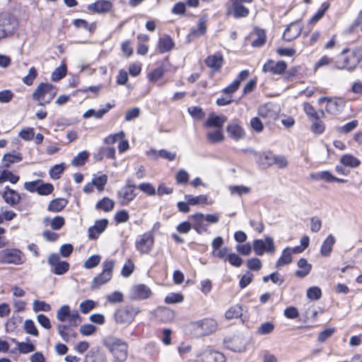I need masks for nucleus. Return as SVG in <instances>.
Listing matches in <instances>:
<instances>
[{
	"mask_svg": "<svg viewBox=\"0 0 362 362\" xmlns=\"http://www.w3.org/2000/svg\"><path fill=\"white\" fill-rule=\"evenodd\" d=\"M103 344L117 362L126 361L128 356V345L126 342L117 337L110 336L104 339Z\"/></svg>",
	"mask_w": 362,
	"mask_h": 362,
	"instance_id": "nucleus-1",
	"label": "nucleus"
},
{
	"mask_svg": "<svg viewBox=\"0 0 362 362\" xmlns=\"http://www.w3.org/2000/svg\"><path fill=\"white\" fill-rule=\"evenodd\" d=\"M342 58L341 65H337V69L354 70L362 60V47L344 49L340 54ZM339 64H341L339 62Z\"/></svg>",
	"mask_w": 362,
	"mask_h": 362,
	"instance_id": "nucleus-2",
	"label": "nucleus"
},
{
	"mask_svg": "<svg viewBox=\"0 0 362 362\" xmlns=\"http://www.w3.org/2000/svg\"><path fill=\"white\" fill-rule=\"evenodd\" d=\"M57 95L56 88L49 83H40L33 93V99L38 101V105L49 104Z\"/></svg>",
	"mask_w": 362,
	"mask_h": 362,
	"instance_id": "nucleus-3",
	"label": "nucleus"
},
{
	"mask_svg": "<svg viewBox=\"0 0 362 362\" xmlns=\"http://www.w3.org/2000/svg\"><path fill=\"white\" fill-rule=\"evenodd\" d=\"M18 28L16 18L8 14L0 13V40L13 35Z\"/></svg>",
	"mask_w": 362,
	"mask_h": 362,
	"instance_id": "nucleus-4",
	"label": "nucleus"
},
{
	"mask_svg": "<svg viewBox=\"0 0 362 362\" xmlns=\"http://www.w3.org/2000/svg\"><path fill=\"white\" fill-rule=\"evenodd\" d=\"M115 262L112 259H106L103 263V271L97 276L94 277L91 283L92 289L98 288L102 285L107 283L112 277V271Z\"/></svg>",
	"mask_w": 362,
	"mask_h": 362,
	"instance_id": "nucleus-5",
	"label": "nucleus"
},
{
	"mask_svg": "<svg viewBox=\"0 0 362 362\" xmlns=\"http://www.w3.org/2000/svg\"><path fill=\"white\" fill-rule=\"evenodd\" d=\"M25 258L23 253L16 248H6L0 251V263L11 264L15 265L22 264Z\"/></svg>",
	"mask_w": 362,
	"mask_h": 362,
	"instance_id": "nucleus-6",
	"label": "nucleus"
},
{
	"mask_svg": "<svg viewBox=\"0 0 362 362\" xmlns=\"http://www.w3.org/2000/svg\"><path fill=\"white\" fill-rule=\"evenodd\" d=\"M24 188L30 192H37L40 195L50 194L54 190V186L50 183H44L42 180L25 182Z\"/></svg>",
	"mask_w": 362,
	"mask_h": 362,
	"instance_id": "nucleus-7",
	"label": "nucleus"
},
{
	"mask_svg": "<svg viewBox=\"0 0 362 362\" xmlns=\"http://www.w3.org/2000/svg\"><path fill=\"white\" fill-rule=\"evenodd\" d=\"M139 313V308L127 305L117 310L115 314V318L117 323L129 324Z\"/></svg>",
	"mask_w": 362,
	"mask_h": 362,
	"instance_id": "nucleus-8",
	"label": "nucleus"
},
{
	"mask_svg": "<svg viewBox=\"0 0 362 362\" xmlns=\"http://www.w3.org/2000/svg\"><path fill=\"white\" fill-rule=\"evenodd\" d=\"M191 326L199 335L206 336L216 331L217 323L213 319L205 318L202 320L192 322Z\"/></svg>",
	"mask_w": 362,
	"mask_h": 362,
	"instance_id": "nucleus-9",
	"label": "nucleus"
},
{
	"mask_svg": "<svg viewBox=\"0 0 362 362\" xmlns=\"http://www.w3.org/2000/svg\"><path fill=\"white\" fill-rule=\"evenodd\" d=\"M252 247L255 253L261 256L264 252L274 254L275 252V245L274 240L270 236H266L264 240L256 239L253 241Z\"/></svg>",
	"mask_w": 362,
	"mask_h": 362,
	"instance_id": "nucleus-10",
	"label": "nucleus"
},
{
	"mask_svg": "<svg viewBox=\"0 0 362 362\" xmlns=\"http://www.w3.org/2000/svg\"><path fill=\"white\" fill-rule=\"evenodd\" d=\"M135 188L136 185L132 180H127L126 185L117 192V199L121 205H127L136 197Z\"/></svg>",
	"mask_w": 362,
	"mask_h": 362,
	"instance_id": "nucleus-11",
	"label": "nucleus"
},
{
	"mask_svg": "<svg viewBox=\"0 0 362 362\" xmlns=\"http://www.w3.org/2000/svg\"><path fill=\"white\" fill-rule=\"evenodd\" d=\"M154 244V237L152 232H147L140 235L135 243L136 249L141 254H148L151 252Z\"/></svg>",
	"mask_w": 362,
	"mask_h": 362,
	"instance_id": "nucleus-12",
	"label": "nucleus"
},
{
	"mask_svg": "<svg viewBox=\"0 0 362 362\" xmlns=\"http://www.w3.org/2000/svg\"><path fill=\"white\" fill-rule=\"evenodd\" d=\"M226 130L229 136L235 141H239L243 139L245 136L244 129L240 126L237 120L231 121L227 126Z\"/></svg>",
	"mask_w": 362,
	"mask_h": 362,
	"instance_id": "nucleus-13",
	"label": "nucleus"
},
{
	"mask_svg": "<svg viewBox=\"0 0 362 362\" xmlns=\"http://www.w3.org/2000/svg\"><path fill=\"white\" fill-rule=\"evenodd\" d=\"M287 67V64L284 61L275 62L273 60H269L262 67L264 72H270L272 74H281Z\"/></svg>",
	"mask_w": 362,
	"mask_h": 362,
	"instance_id": "nucleus-14",
	"label": "nucleus"
},
{
	"mask_svg": "<svg viewBox=\"0 0 362 362\" xmlns=\"http://www.w3.org/2000/svg\"><path fill=\"white\" fill-rule=\"evenodd\" d=\"M151 294V290L145 284L135 285L132 288L131 290L132 298L134 299H146L149 298Z\"/></svg>",
	"mask_w": 362,
	"mask_h": 362,
	"instance_id": "nucleus-15",
	"label": "nucleus"
},
{
	"mask_svg": "<svg viewBox=\"0 0 362 362\" xmlns=\"http://www.w3.org/2000/svg\"><path fill=\"white\" fill-rule=\"evenodd\" d=\"M112 7V4L106 0H99L88 6V9L91 13H103L109 12Z\"/></svg>",
	"mask_w": 362,
	"mask_h": 362,
	"instance_id": "nucleus-16",
	"label": "nucleus"
},
{
	"mask_svg": "<svg viewBox=\"0 0 362 362\" xmlns=\"http://www.w3.org/2000/svg\"><path fill=\"white\" fill-rule=\"evenodd\" d=\"M250 13L249 9L243 4H232L228 7L226 15H232L235 18H246Z\"/></svg>",
	"mask_w": 362,
	"mask_h": 362,
	"instance_id": "nucleus-17",
	"label": "nucleus"
},
{
	"mask_svg": "<svg viewBox=\"0 0 362 362\" xmlns=\"http://www.w3.org/2000/svg\"><path fill=\"white\" fill-rule=\"evenodd\" d=\"M190 217L194 221L192 227L199 234L207 231L208 223H206L205 217L203 214L197 213Z\"/></svg>",
	"mask_w": 362,
	"mask_h": 362,
	"instance_id": "nucleus-18",
	"label": "nucleus"
},
{
	"mask_svg": "<svg viewBox=\"0 0 362 362\" xmlns=\"http://www.w3.org/2000/svg\"><path fill=\"white\" fill-rule=\"evenodd\" d=\"M2 197L5 202L11 206L18 204L21 199L20 194L17 192L9 188L8 186L4 188L2 193Z\"/></svg>",
	"mask_w": 362,
	"mask_h": 362,
	"instance_id": "nucleus-19",
	"label": "nucleus"
},
{
	"mask_svg": "<svg viewBox=\"0 0 362 362\" xmlns=\"http://www.w3.org/2000/svg\"><path fill=\"white\" fill-rule=\"evenodd\" d=\"M301 30V28L296 21L292 22L285 30L283 34V39L287 42H291L300 34Z\"/></svg>",
	"mask_w": 362,
	"mask_h": 362,
	"instance_id": "nucleus-20",
	"label": "nucleus"
},
{
	"mask_svg": "<svg viewBox=\"0 0 362 362\" xmlns=\"http://www.w3.org/2000/svg\"><path fill=\"white\" fill-rule=\"evenodd\" d=\"M108 221L105 218L96 221L94 226L88 228L89 238L91 239L97 238L105 230Z\"/></svg>",
	"mask_w": 362,
	"mask_h": 362,
	"instance_id": "nucleus-21",
	"label": "nucleus"
},
{
	"mask_svg": "<svg viewBox=\"0 0 362 362\" xmlns=\"http://www.w3.org/2000/svg\"><path fill=\"white\" fill-rule=\"evenodd\" d=\"M202 362H224V356L216 351L206 350L201 354Z\"/></svg>",
	"mask_w": 362,
	"mask_h": 362,
	"instance_id": "nucleus-22",
	"label": "nucleus"
},
{
	"mask_svg": "<svg viewBox=\"0 0 362 362\" xmlns=\"http://www.w3.org/2000/svg\"><path fill=\"white\" fill-rule=\"evenodd\" d=\"M223 62V58L220 53L209 55L205 59L206 66L212 69L214 71H218L221 68Z\"/></svg>",
	"mask_w": 362,
	"mask_h": 362,
	"instance_id": "nucleus-23",
	"label": "nucleus"
},
{
	"mask_svg": "<svg viewBox=\"0 0 362 362\" xmlns=\"http://www.w3.org/2000/svg\"><path fill=\"white\" fill-rule=\"evenodd\" d=\"M226 121L227 117L225 115H216L212 113L205 122L204 126L206 127H216L221 129Z\"/></svg>",
	"mask_w": 362,
	"mask_h": 362,
	"instance_id": "nucleus-24",
	"label": "nucleus"
},
{
	"mask_svg": "<svg viewBox=\"0 0 362 362\" xmlns=\"http://www.w3.org/2000/svg\"><path fill=\"white\" fill-rule=\"evenodd\" d=\"M336 243V238L332 234L329 235L322 242L320 247V254L323 257H329L333 249V246Z\"/></svg>",
	"mask_w": 362,
	"mask_h": 362,
	"instance_id": "nucleus-25",
	"label": "nucleus"
},
{
	"mask_svg": "<svg viewBox=\"0 0 362 362\" xmlns=\"http://www.w3.org/2000/svg\"><path fill=\"white\" fill-rule=\"evenodd\" d=\"M175 46V43L170 36L165 35L159 38L158 49L160 53L170 52Z\"/></svg>",
	"mask_w": 362,
	"mask_h": 362,
	"instance_id": "nucleus-26",
	"label": "nucleus"
},
{
	"mask_svg": "<svg viewBox=\"0 0 362 362\" xmlns=\"http://www.w3.org/2000/svg\"><path fill=\"white\" fill-rule=\"evenodd\" d=\"M258 115L262 118L267 119L268 122L276 120L277 118L276 112L272 109L269 104L260 106L258 109Z\"/></svg>",
	"mask_w": 362,
	"mask_h": 362,
	"instance_id": "nucleus-27",
	"label": "nucleus"
},
{
	"mask_svg": "<svg viewBox=\"0 0 362 362\" xmlns=\"http://www.w3.org/2000/svg\"><path fill=\"white\" fill-rule=\"evenodd\" d=\"M57 331L62 339L66 342L69 341L76 336V333L71 328L69 325H58Z\"/></svg>",
	"mask_w": 362,
	"mask_h": 362,
	"instance_id": "nucleus-28",
	"label": "nucleus"
},
{
	"mask_svg": "<svg viewBox=\"0 0 362 362\" xmlns=\"http://www.w3.org/2000/svg\"><path fill=\"white\" fill-rule=\"evenodd\" d=\"M156 315L162 322H168L173 320L175 313L173 310L165 307H159L156 310Z\"/></svg>",
	"mask_w": 362,
	"mask_h": 362,
	"instance_id": "nucleus-29",
	"label": "nucleus"
},
{
	"mask_svg": "<svg viewBox=\"0 0 362 362\" xmlns=\"http://www.w3.org/2000/svg\"><path fill=\"white\" fill-rule=\"evenodd\" d=\"M298 267L300 269L295 272L296 276L304 278L309 274L312 269V265L305 258H300L298 261Z\"/></svg>",
	"mask_w": 362,
	"mask_h": 362,
	"instance_id": "nucleus-30",
	"label": "nucleus"
},
{
	"mask_svg": "<svg viewBox=\"0 0 362 362\" xmlns=\"http://www.w3.org/2000/svg\"><path fill=\"white\" fill-rule=\"evenodd\" d=\"M113 107H115V104L107 103L105 108L100 109L98 111L90 109L83 113V117L87 119L90 117H95V118L100 119Z\"/></svg>",
	"mask_w": 362,
	"mask_h": 362,
	"instance_id": "nucleus-31",
	"label": "nucleus"
},
{
	"mask_svg": "<svg viewBox=\"0 0 362 362\" xmlns=\"http://www.w3.org/2000/svg\"><path fill=\"white\" fill-rule=\"evenodd\" d=\"M292 262V252L291 247L285 248L281 257L276 262V267L279 269L283 266L287 265Z\"/></svg>",
	"mask_w": 362,
	"mask_h": 362,
	"instance_id": "nucleus-32",
	"label": "nucleus"
},
{
	"mask_svg": "<svg viewBox=\"0 0 362 362\" xmlns=\"http://www.w3.org/2000/svg\"><path fill=\"white\" fill-rule=\"evenodd\" d=\"M274 155L270 151L259 153L257 162L263 168H267L274 165Z\"/></svg>",
	"mask_w": 362,
	"mask_h": 362,
	"instance_id": "nucleus-33",
	"label": "nucleus"
},
{
	"mask_svg": "<svg viewBox=\"0 0 362 362\" xmlns=\"http://www.w3.org/2000/svg\"><path fill=\"white\" fill-rule=\"evenodd\" d=\"M340 163L346 167L356 168L361 164V161L351 154L343 155L340 158Z\"/></svg>",
	"mask_w": 362,
	"mask_h": 362,
	"instance_id": "nucleus-34",
	"label": "nucleus"
},
{
	"mask_svg": "<svg viewBox=\"0 0 362 362\" xmlns=\"http://www.w3.org/2000/svg\"><path fill=\"white\" fill-rule=\"evenodd\" d=\"M114 206L115 202L113 200L109 197H104L96 204L95 209L109 212L113 209Z\"/></svg>",
	"mask_w": 362,
	"mask_h": 362,
	"instance_id": "nucleus-35",
	"label": "nucleus"
},
{
	"mask_svg": "<svg viewBox=\"0 0 362 362\" xmlns=\"http://www.w3.org/2000/svg\"><path fill=\"white\" fill-rule=\"evenodd\" d=\"M66 203L67 202L64 199H53L49 202L47 210L51 212H59L66 206Z\"/></svg>",
	"mask_w": 362,
	"mask_h": 362,
	"instance_id": "nucleus-36",
	"label": "nucleus"
},
{
	"mask_svg": "<svg viewBox=\"0 0 362 362\" xmlns=\"http://www.w3.org/2000/svg\"><path fill=\"white\" fill-rule=\"evenodd\" d=\"M303 109L305 114L311 119H317L318 117H323L325 116V112L323 110H320L319 112H317L313 106L308 103H305L303 104Z\"/></svg>",
	"mask_w": 362,
	"mask_h": 362,
	"instance_id": "nucleus-37",
	"label": "nucleus"
},
{
	"mask_svg": "<svg viewBox=\"0 0 362 362\" xmlns=\"http://www.w3.org/2000/svg\"><path fill=\"white\" fill-rule=\"evenodd\" d=\"M341 108V103L336 100L327 99L326 111L332 115H336Z\"/></svg>",
	"mask_w": 362,
	"mask_h": 362,
	"instance_id": "nucleus-38",
	"label": "nucleus"
},
{
	"mask_svg": "<svg viewBox=\"0 0 362 362\" xmlns=\"http://www.w3.org/2000/svg\"><path fill=\"white\" fill-rule=\"evenodd\" d=\"M21 160L20 153H6L3 158L4 166L8 168L11 163L20 162Z\"/></svg>",
	"mask_w": 362,
	"mask_h": 362,
	"instance_id": "nucleus-39",
	"label": "nucleus"
},
{
	"mask_svg": "<svg viewBox=\"0 0 362 362\" xmlns=\"http://www.w3.org/2000/svg\"><path fill=\"white\" fill-rule=\"evenodd\" d=\"M189 114L196 120H202L205 117V112L203 109L198 106H191L188 107Z\"/></svg>",
	"mask_w": 362,
	"mask_h": 362,
	"instance_id": "nucleus-40",
	"label": "nucleus"
},
{
	"mask_svg": "<svg viewBox=\"0 0 362 362\" xmlns=\"http://www.w3.org/2000/svg\"><path fill=\"white\" fill-rule=\"evenodd\" d=\"M185 198L186 201L188 202V204L192 206L199 204H206L208 200L207 197L203 194L197 197H193L192 195H185Z\"/></svg>",
	"mask_w": 362,
	"mask_h": 362,
	"instance_id": "nucleus-41",
	"label": "nucleus"
},
{
	"mask_svg": "<svg viewBox=\"0 0 362 362\" xmlns=\"http://www.w3.org/2000/svg\"><path fill=\"white\" fill-rule=\"evenodd\" d=\"M88 156L89 154L87 151H81L72 159L71 164L74 166H81L84 165L85 162L88 158Z\"/></svg>",
	"mask_w": 362,
	"mask_h": 362,
	"instance_id": "nucleus-42",
	"label": "nucleus"
},
{
	"mask_svg": "<svg viewBox=\"0 0 362 362\" xmlns=\"http://www.w3.org/2000/svg\"><path fill=\"white\" fill-rule=\"evenodd\" d=\"M333 176L329 171H322L310 175V177L315 180H323L328 182H333Z\"/></svg>",
	"mask_w": 362,
	"mask_h": 362,
	"instance_id": "nucleus-43",
	"label": "nucleus"
},
{
	"mask_svg": "<svg viewBox=\"0 0 362 362\" xmlns=\"http://www.w3.org/2000/svg\"><path fill=\"white\" fill-rule=\"evenodd\" d=\"M65 164L63 163L54 165L49 172V176L54 180L59 179L60 177V175L65 170Z\"/></svg>",
	"mask_w": 362,
	"mask_h": 362,
	"instance_id": "nucleus-44",
	"label": "nucleus"
},
{
	"mask_svg": "<svg viewBox=\"0 0 362 362\" xmlns=\"http://www.w3.org/2000/svg\"><path fill=\"white\" fill-rule=\"evenodd\" d=\"M51 305L45 301L35 300L33 303V309L35 313L43 311L49 312L51 310Z\"/></svg>",
	"mask_w": 362,
	"mask_h": 362,
	"instance_id": "nucleus-45",
	"label": "nucleus"
},
{
	"mask_svg": "<svg viewBox=\"0 0 362 362\" xmlns=\"http://www.w3.org/2000/svg\"><path fill=\"white\" fill-rule=\"evenodd\" d=\"M207 139L211 143H218L223 140L224 136L221 129H217L214 132H210L206 134Z\"/></svg>",
	"mask_w": 362,
	"mask_h": 362,
	"instance_id": "nucleus-46",
	"label": "nucleus"
},
{
	"mask_svg": "<svg viewBox=\"0 0 362 362\" xmlns=\"http://www.w3.org/2000/svg\"><path fill=\"white\" fill-rule=\"evenodd\" d=\"M24 329L25 332L28 334H31L35 337H37L39 335L38 330L32 320L28 319L25 320Z\"/></svg>",
	"mask_w": 362,
	"mask_h": 362,
	"instance_id": "nucleus-47",
	"label": "nucleus"
},
{
	"mask_svg": "<svg viewBox=\"0 0 362 362\" xmlns=\"http://www.w3.org/2000/svg\"><path fill=\"white\" fill-rule=\"evenodd\" d=\"M71 313L70 307L67 305H62L57 312L56 317L60 322H64L68 319Z\"/></svg>",
	"mask_w": 362,
	"mask_h": 362,
	"instance_id": "nucleus-48",
	"label": "nucleus"
},
{
	"mask_svg": "<svg viewBox=\"0 0 362 362\" xmlns=\"http://www.w3.org/2000/svg\"><path fill=\"white\" fill-rule=\"evenodd\" d=\"M66 67L65 65H62L56 68L52 73V80L53 81H58L66 76Z\"/></svg>",
	"mask_w": 362,
	"mask_h": 362,
	"instance_id": "nucleus-49",
	"label": "nucleus"
},
{
	"mask_svg": "<svg viewBox=\"0 0 362 362\" xmlns=\"http://www.w3.org/2000/svg\"><path fill=\"white\" fill-rule=\"evenodd\" d=\"M242 308L239 305H235L230 308L225 313L227 319L238 318L242 315Z\"/></svg>",
	"mask_w": 362,
	"mask_h": 362,
	"instance_id": "nucleus-50",
	"label": "nucleus"
},
{
	"mask_svg": "<svg viewBox=\"0 0 362 362\" xmlns=\"http://www.w3.org/2000/svg\"><path fill=\"white\" fill-rule=\"evenodd\" d=\"M18 180L19 177L8 170H4L0 176V182L9 181L12 184H16Z\"/></svg>",
	"mask_w": 362,
	"mask_h": 362,
	"instance_id": "nucleus-51",
	"label": "nucleus"
},
{
	"mask_svg": "<svg viewBox=\"0 0 362 362\" xmlns=\"http://www.w3.org/2000/svg\"><path fill=\"white\" fill-rule=\"evenodd\" d=\"M329 6H330V4L328 2L322 3L320 8L317 11V12L310 19V22L315 23V22L318 21L320 19H321L324 16L325 12L329 8Z\"/></svg>",
	"mask_w": 362,
	"mask_h": 362,
	"instance_id": "nucleus-52",
	"label": "nucleus"
},
{
	"mask_svg": "<svg viewBox=\"0 0 362 362\" xmlns=\"http://www.w3.org/2000/svg\"><path fill=\"white\" fill-rule=\"evenodd\" d=\"M100 255H93L88 257L83 263V267L86 269H92L98 266L100 262Z\"/></svg>",
	"mask_w": 362,
	"mask_h": 362,
	"instance_id": "nucleus-53",
	"label": "nucleus"
},
{
	"mask_svg": "<svg viewBox=\"0 0 362 362\" xmlns=\"http://www.w3.org/2000/svg\"><path fill=\"white\" fill-rule=\"evenodd\" d=\"M164 75V69L162 66L155 69L153 71L148 74V78L151 82H156L161 78Z\"/></svg>",
	"mask_w": 362,
	"mask_h": 362,
	"instance_id": "nucleus-54",
	"label": "nucleus"
},
{
	"mask_svg": "<svg viewBox=\"0 0 362 362\" xmlns=\"http://www.w3.org/2000/svg\"><path fill=\"white\" fill-rule=\"evenodd\" d=\"M321 117L313 119V122L311 126V130L316 134H320L325 131V124L320 120Z\"/></svg>",
	"mask_w": 362,
	"mask_h": 362,
	"instance_id": "nucleus-55",
	"label": "nucleus"
},
{
	"mask_svg": "<svg viewBox=\"0 0 362 362\" xmlns=\"http://www.w3.org/2000/svg\"><path fill=\"white\" fill-rule=\"evenodd\" d=\"M37 76V72L36 69L34 66H32L30 68L28 74L23 78L22 81L25 84L30 86L33 84V81Z\"/></svg>",
	"mask_w": 362,
	"mask_h": 362,
	"instance_id": "nucleus-56",
	"label": "nucleus"
},
{
	"mask_svg": "<svg viewBox=\"0 0 362 362\" xmlns=\"http://www.w3.org/2000/svg\"><path fill=\"white\" fill-rule=\"evenodd\" d=\"M53 273L57 275H62L66 273L69 269V264L67 262L62 261L53 267Z\"/></svg>",
	"mask_w": 362,
	"mask_h": 362,
	"instance_id": "nucleus-57",
	"label": "nucleus"
},
{
	"mask_svg": "<svg viewBox=\"0 0 362 362\" xmlns=\"http://www.w3.org/2000/svg\"><path fill=\"white\" fill-rule=\"evenodd\" d=\"M18 350L21 354H27L35 350L34 344L28 342L18 343Z\"/></svg>",
	"mask_w": 362,
	"mask_h": 362,
	"instance_id": "nucleus-58",
	"label": "nucleus"
},
{
	"mask_svg": "<svg viewBox=\"0 0 362 362\" xmlns=\"http://www.w3.org/2000/svg\"><path fill=\"white\" fill-rule=\"evenodd\" d=\"M246 265L252 271H259L262 267L261 260L257 257L247 259Z\"/></svg>",
	"mask_w": 362,
	"mask_h": 362,
	"instance_id": "nucleus-59",
	"label": "nucleus"
},
{
	"mask_svg": "<svg viewBox=\"0 0 362 362\" xmlns=\"http://www.w3.org/2000/svg\"><path fill=\"white\" fill-rule=\"evenodd\" d=\"M274 329V325L269 322H267L260 325L257 329V333L261 335L270 334Z\"/></svg>",
	"mask_w": 362,
	"mask_h": 362,
	"instance_id": "nucleus-60",
	"label": "nucleus"
},
{
	"mask_svg": "<svg viewBox=\"0 0 362 362\" xmlns=\"http://www.w3.org/2000/svg\"><path fill=\"white\" fill-rule=\"evenodd\" d=\"M138 188L141 192L149 196H153L156 193L155 187L151 183L148 182L141 183L139 185Z\"/></svg>",
	"mask_w": 362,
	"mask_h": 362,
	"instance_id": "nucleus-61",
	"label": "nucleus"
},
{
	"mask_svg": "<svg viewBox=\"0 0 362 362\" xmlns=\"http://www.w3.org/2000/svg\"><path fill=\"white\" fill-rule=\"evenodd\" d=\"M226 260L228 261V262L234 267H239L242 265L243 260V259L235 253L228 254Z\"/></svg>",
	"mask_w": 362,
	"mask_h": 362,
	"instance_id": "nucleus-62",
	"label": "nucleus"
},
{
	"mask_svg": "<svg viewBox=\"0 0 362 362\" xmlns=\"http://www.w3.org/2000/svg\"><path fill=\"white\" fill-rule=\"evenodd\" d=\"M134 269V263L131 259H129L124 264L121 271V274L124 277H129L133 273Z\"/></svg>",
	"mask_w": 362,
	"mask_h": 362,
	"instance_id": "nucleus-63",
	"label": "nucleus"
},
{
	"mask_svg": "<svg viewBox=\"0 0 362 362\" xmlns=\"http://www.w3.org/2000/svg\"><path fill=\"white\" fill-rule=\"evenodd\" d=\"M322 292L317 286H313L308 289L307 297L311 300H318L321 298Z\"/></svg>",
	"mask_w": 362,
	"mask_h": 362,
	"instance_id": "nucleus-64",
	"label": "nucleus"
}]
</instances>
